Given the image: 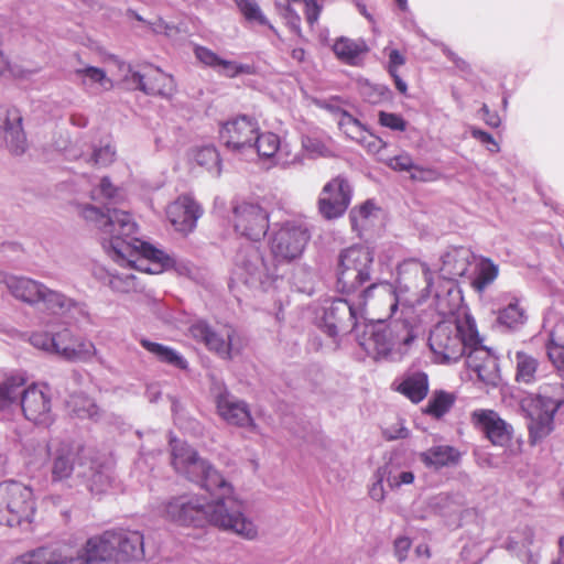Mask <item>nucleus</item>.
<instances>
[{"mask_svg":"<svg viewBox=\"0 0 564 564\" xmlns=\"http://www.w3.org/2000/svg\"><path fill=\"white\" fill-rule=\"evenodd\" d=\"M74 207L82 218L94 223L101 231L104 249L115 261L151 274L173 265L170 256L134 237L137 224L128 212L107 208L105 214L98 207L83 203H74Z\"/></svg>","mask_w":564,"mask_h":564,"instance_id":"1","label":"nucleus"},{"mask_svg":"<svg viewBox=\"0 0 564 564\" xmlns=\"http://www.w3.org/2000/svg\"><path fill=\"white\" fill-rule=\"evenodd\" d=\"M210 501L203 503L198 498L181 496L162 506V517L177 525L202 528L206 524L230 531L243 539L253 540L258 535L256 524L242 512V502L230 492L220 488L206 490Z\"/></svg>","mask_w":564,"mask_h":564,"instance_id":"2","label":"nucleus"},{"mask_svg":"<svg viewBox=\"0 0 564 564\" xmlns=\"http://www.w3.org/2000/svg\"><path fill=\"white\" fill-rule=\"evenodd\" d=\"M352 328L360 346L375 359L400 358L416 338L406 319H394L390 325L386 319H356Z\"/></svg>","mask_w":564,"mask_h":564,"instance_id":"3","label":"nucleus"},{"mask_svg":"<svg viewBox=\"0 0 564 564\" xmlns=\"http://www.w3.org/2000/svg\"><path fill=\"white\" fill-rule=\"evenodd\" d=\"M482 340L475 319H441L430 333L429 347L434 362L449 365L457 362L466 348L480 347Z\"/></svg>","mask_w":564,"mask_h":564,"instance_id":"4","label":"nucleus"},{"mask_svg":"<svg viewBox=\"0 0 564 564\" xmlns=\"http://www.w3.org/2000/svg\"><path fill=\"white\" fill-rule=\"evenodd\" d=\"M6 285L15 299L29 305L42 303L52 314L68 317L88 316L90 314L89 307L84 301L48 289L44 283L31 278L12 275L6 279Z\"/></svg>","mask_w":564,"mask_h":564,"instance_id":"5","label":"nucleus"},{"mask_svg":"<svg viewBox=\"0 0 564 564\" xmlns=\"http://www.w3.org/2000/svg\"><path fill=\"white\" fill-rule=\"evenodd\" d=\"M564 404V384L561 381L544 383L535 394L522 401L529 419V443L535 445L554 430V416Z\"/></svg>","mask_w":564,"mask_h":564,"instance_id":"6","label":"nucleus"},{"mask_svg":"<svg viewBox=\"0 0 564 564\" xmlns=\"http://www.w3.org/2000/svg\"><path fill=\"white\" fill-rule=\"evenodd\" d=\"M29 341L37 349L54 352L70 361L86 360L96 352L91 341L75 336L63 323L56 322L33 332Z\"/></svg>","mask_w":564,"mask_h":564,"instance_id":"7","label":"nucleus"},{"mask_svg":"<svg viewBox=\"0 0 564 564\" xmlns=\"http://www.w3.org/2000/svg\"><path fill=\"white\" fill-rule=\"evenodd\" d=\"M170 444L172 465L177 473L199 482L205 490L220 488L227 494L230 492L231 484L206 460L200 459L195 449L176 438H172Z\"/></svg>","mask_w":564,"mask_h":564,"instance_id":"8","label":"nucleus"},{"mask_svg":"<svg viewBox=\"0 0 564 564\" xmlns=\"http://www.w3.org/2000/svg\"><path fill=\"white\" fill-rule=\"evenodd\" d=\"M35 511V497L31 487L13 480L0 484V527L29 525Z\"/></svg>","mask_w":564,"mask_h":564,"instance_id":"9","label":"nucleus"},{"mask_svg":"<svg viewBox=\"0 0 564 564\" xmlns=\"http://www.w3.org/2000/svg\"><path fill=\"white\" fill-rule=\"evenodd\" d=\"M373 254L369 248L352 246L338 256L337 284L343 292H354L370 281Z\"/></svg>","mask_w":564,"mask_h":564,"instance_id":"10","label":"nucleus"},{"mask_svg":"<svg viewBox=\"0 0 564 564\" xmlns=\"http://www.w3.org/2000/svg\"><path fill=\"white\" fill-rule=\"evenodd\" d=\"M93 470V459L86 448L75 443H61L50 456V473L52 482H64L74 475L88 476Z\"/></svg>","mask_w":564,"mask_h":564,"instance_id":"11","label":"nucleus"},{"mask_svg":"<svg viewBox=\"0 0 564 564\" xmlns=\"http://www.w3.org/2000/svg\"><path fill=\"white\" fill-rule=\"evenodd\" d=\"M21 409L24 417L42 426L54 422L52 393L46 384L32 383L22 391Z\"/></svg>","mask_w":564,"mask_h":564,"instance_id":"12","label":"nucleus"},{"mask_svg":"<svg viewBox=\"0 0 564 564\" xmlns=\"http://www.w3.org/2000/svg\"><path fill=\"white\" fill-rule=\"evenodd\" d=\"M259 131L258 121L249 116H238L225 122L219 130L220 142L231 152L253 151V140Z\"/></svg>","mask_w":564,"mask_h":564,"instance_id":"13","label":"nucleus"},{"mask_svg":"<svg viewBox=\"0 0 564 564\" xmlns=\"http://www.w3.org/2000/svg\"><path fill=\"white\" fill-rule=\"evenodd\" d=\"M192 337L225 359L232 357L235 348V330L231 326L216 323L215 326L207 325L199 319L189 327Z\"/></svg>","mask_w":564,"mask_h":564,"instance_id":"14","label":"nucleus"},{"mask_svg":"<svg viewBox=\"0 0 564 564\" xmlns=\"http://www.w3.org/2000/svg\"><path fill=\"white\" fill-rule=\"evenodd\" d=\"M434 292L430 306H434L438 317H471L468 307L464 303L462 290L453 281H443L434 288V282L427 281L425 299L427 293Z\"/></svg>","mask_w":564,"mask_h":564,"instance_id":"15","label":"nucleus"},{"mask_svg":"<svg viewBox=\"0 0 564 564\" xmlns=\"http://www.w3.org/2000/svg\"><path fill=\"white\" fill-rule=\"evenodd\" d=\"M234 274L238 281L254 289L267 282L269 270L258 247L248 245L238 251Z\"/></svg>","mask_w":564,"mask_h":564,"instance_id":"16","label":"nucleus"},{"mask_svg":"<svg viewBox=\"0 0 564 564\" xmlns=\"http://www.w3.org/2000/svg\"><path fill=\"white\" fill-rule=\"evenodd\" d=\"M351 186L347 178L338 175L327 182L318 197L319 214L328 220L341 217L351 200Z\"/></svg>","mask_w":564,"mask_h":564,"instance_id":"17","label":"nucleus"},{"mask_svg":"<svg viewBox=\"0 0 564 564\" xmlns=\"http://www.w3.org/2000/svg\"><path fill=\"white\" fill-rule=\"evenodd\" d=\"M235 230L252 240H261L269 229V215L258 204L242 202L234 206Z\"/></svg>","mask_w":564,"mask_h":564,"instance_id":"18","label":"nucleus"},{"mask_svg":"<svg viewBox=\"0 0 564 564\" xmlns=\"http://www.w3.org/2000/svg\"><path fill=\"white\" fill-rule=\"evenodd\" d=\"M308 239L310 235L305 228L286 223L273 235L272 254L279 261H292L302 254Z\"/></svg>","mask_w":564,"mask_h":564,"instance_id":"19","label":"nucleus"},{"mask_svg":"<svg viewBox=\"0 0 564 564\" xmlns=\"http://www.w3.org/2000/svg\"><path fill=\"white\" fill-rule=\"evenodd\" d=\"M470 422L494 446L505 447L512 440V425L506 422L495 410H475L470 413Z\"/></svg>","mask_w":564,"mask_h":564,"instance_id":"20","label":"nucleus"},{"mask_svg":"<svg viewBox=\"0 0 564 564\" xmlns=\"http://www.w3.org/2000/svg\"><path fill=\"white\" fill-rule=\"evenodd\" d=\"M124 80L147 95L171 97L175 91L174 78L160 68L147 67L141 73L128 65Z\"/></svg>","mask_w":564,"mask_h":564,"instance_id":"21","label":"nucleus"},{"mask_svg":"<svg viewBox=\"0 0 564 564\" xmlns=\"http://www.w3.org/2000/svg\"><path fill=\"white\" fill-rule=\"evenodd\" d=\"M73 564H120L110 531L89 538Z\"/></svg>","mask_w":564,"mask_h":564,"instance_id":"22","label":"nucleus"},{"mask_svg":"<svg viewBox=\"0 0 564 564\" xmlns=\"http://www.w3.org/2000/svg\"><path fill=\"white\" fill-rule=\"evenodd\" d=\"M3 145L14 154H22L26 149L22 115L9 105H0V147Z\"/></svg>","mask_w":564,"mask_h":564,"instance_id":"23","label":"nucleus"},{"mask_svg":"<svg viewBox=\"0 0 564 564\" xmlns=\"http://www.w3.org/2000/svg\"><path fill=\"white\" fill-rule=\"evenodd\" d=\"M166 215L177 231L188 234L196 227L202 210L193 198L181 196L169 205Z\"/></svg>","mask_w":564,"mask_h":564,"instance_id":"24","label":"nucleus"},{"mask_svg":"<svg viewBox=\"0 0 564 564\" xmlns=\"http://www.w3.org/2000/svg\"><path fill=\"white\" fill-rule=\"evenodd\" d=\"M475 259L474 253L466 247H453L441 257L440 278L443 281H453L464 276Z\"/></svg>","mask_w":564,"mask_h":564,"instance_id":"25","label":"nucleus"},{"mask_svg":"<svg viewBox=\"0 0 564 564\" xmlns=\"http://www.w3.org/2000/svg\"><path fill=\"white\" fill-rule=\"evenodd\" d=\"M218 414L229 424L256 427L246 402L235 399L229 392L220 393L216 399Z\"/></svg>","mask_w":564,"mask_h":564,"instance_id":"26","label":"nucleus"},{"mask_svg":"<svg viewBox=\"0 0 564 564\" xmlns=\"http://www.w3.org/2000/svg\"><path fill=\"white\" fill-rule=\"evenodd\" d=\"M116 540V550L120 564L143 557V535L139 531L124 529L109 530Z\"/></svg>","mask_w":564,"mask_h":564,"instance_id":"27","label":"nucleus"},{"mask_svg":"<svg viewBox=\"0 0 564 564\" xmlns=\"http://www.w3.org/2000/svg\"><path fill=\"white\" fill-rule=\"evenodd\" d=\"M73 555L63 547L40 546L13 557L8 564H73Z\"/></svg>","mask_w":564,"mask_h":564,"instance_id":"28","label":"nucleus"},{"mask_svg":"<svg viewBox=\"0 0 564 564\" xmlns=\"http://www.w3.org/2000/svg\"><path fill=\"white\" fill-rule=\"evenodd\" d=\"M26 382L28 376L24 371L0 368V409L14 403Z\"/></svg>","mask_w":564,"mask_h":564,"instance_id":"29","label":"nucleus"},{"mask_svg":"<svg viewBox=\"0 0 564 564\" xmlns=\"http://www.w3.org/2000/svg\"><path fill=\"white\" fill-rule=\"evenodd\" d=\"M195 56L204 65L217 69L221 75L229 78L236 77L239 74H252V66L223 59L212 50L203 46L195 48Z\"/></svg>","mask_w":564,"mask_h":564,"instance_id":"30","label":"nucleus"},{"mask_svg":"<svg viewBox=\"0 0 564 564\" xmlns=\"http://www.w3.org/2000/svg\"><path fill=\"white\" fill-rule=\"evenodd\" d=\"M540 371V360L532 354L518 350L514 354V380L519 384L530 386L536 382Z\"/></svg>","mask_w":564,"mask_h":564,"instance_id":"31","label":"nucleus"},{"mask_svg":"<svg viewBox=\"0 0 564 564\" xmlns=\"http://www.w3.org/2000/svg\"><path fill=\"white\" fill-rule=\"evenodd\" d=\"M75 79L87 90L94 93L109 90L112 88V80L108 78L102 68L85 66L74 70Z\"/></svg>","mask_w":564,"mask_h":564,"instance_id":"32","label":"nucleus"},{"mask_svg":"<svg viewBox=\"0 0 564 564\" xmlns=\"http://www.w3.org/2000/svg\"><path fill=\"white\" fill-rule=\"evenodd\" d=\"M462 460V452L451 445L432 446L425 452V465L436 469L457 466Z\"/></svg>","mask_w":564,"mask_h":564,"instance_id":"33","label":"nucleus"},{"mask_svg":"<svg viewBox=\"0 0 564 564\" xmlns=\"http://www.w3.org/2000/svg\"><path fill=\"white\" fill-rule=\"evenodd\" d=\"M333 51L340 61L350 65H358L367 53L368 47L361 40L355 41L348 37H340L335 42Z\"/></svg>","mask_w":564,"mask_h":564,"instance_id":"34","label":"nucleus"},{"mask_svg":"<svg viewBox=\"0 0 564 564\" xmlns=\"http://www.w3.org/2000/svg\"><path fill=\"white\" fill-rule=\"evenodd\" d=\"M457 397L454 392L434 390L425 405V414L435 420L443 419L453 409Z\"/></svg>","mask_w":564,"mask_h":564,"instance_id":"35","label":"nucleus"},{"mask_svg":"<svg viewBox=\"0 0 564 564\" xmlns=\"http://www.w3.org/2000/svg\"><path fill=\"white\" fill-rule=\"evenodd\" d=\"M141 346L152 354L159 361L171 365L178 369H186L187 361L174 349L149 339H141Z\"/></svg>","mask_w":564,"mask_h":564,"instance_id":"36","label":"nucleus"},{"mask_svg":"<svg viewBox=\"0 0 564 564\" xmlns=\"http://www.w3.org/2000/svg\"><path fill=\"white\" fill-rule=\"evenodd\" d=\"M527 300L516 293H507L499 297L498 317H524Z\"/></svg>","mask_w":564,"mask_h":564,"instance_id":"37","label":"nucleus"},{"mask_svg":"<svg viewBox=\"0 0 564 564\" xmlns=\"http://www.w3.org/2000/svg\"><path fill=\"white\" fill-rule=\"evenodd\" d=\"M365 308L361 304L355 306L346 299H334L325 302L324 317H362Z\"/></svg>","mask_w":564,"mask_h":564,"instance_id":"38","label":"nucleus"},{"mask_svg":"<svg viewBox=\"0 0 564 564\" xmlns=\"http://www.w3.org/2000/svg\"><path fill=\"white\" fill-rule=\"evenodd\" d=\"M80 159L97 167L108 166L116 159V149L109 141L100 142L99 144L93 145L90 153H83Z\"/></svg>","mask_w":564,"mask_h":564,"instance_id":"39","label":"nucleus"},{"mask_svg":"<svg viewBox=\"0 0 564 564\" xmlns=\"http://www.w3.org/2000/svg\"><path fill=\"white\" fill-rule=\"evenodd\" d=\"M193 160L202 167L219 176L221 172V161L217 149L213 145H206L193 150Z\"/></svg>","mask_w":564,"mask_h":564,"instance_id":"40","label":"nucleus"},{"mask_svg":"<svg viewBox=\"0 0 564 564\" xmlns=\"http://www.w3.org/2000/svg\"><path fill=\"white\" fill-rule=\"evenodd\" d=\"M253 150H256L260 156L272 158L278 151L282 152L283 148L281 147L280 138L275 133H259L258 131L253 140Z\"/></svg>","mask_w":564,"mask_h":564,"instance_id":"41","label":"nucleus"},{"mask_svg":"<svg viewBox=\"0 0 564 564\" xmlns=\"http://www.w3.org/2000/svg\"><path fill=\"white\" fill-rule=\"evenodd\" d=\"M498 265L490 259L482 258L477 265V273L473 280V286L476 291L482 292L498 276Z\"/></svg>","mask_w":564,"mask_h":564,"instance_id":"42","label":"nucleus"},{"mask_svg":"<svg viewBox=\"0 0 564 564\" xmlns=\"http://www.w3.org/2000/svg\"><path fill=\"white\" fill-rule=\"evenodd\" d=\"M397 391L414 403L423 400V373L417 372L406 377L398 387Z\"/></svg>","mask_w":564,"mask_h":564,"instance_id":"43","label":"nucleus"},{"mask_svg":"<svg viewBox=\"0 0 564 564\" xmlns=\"http://www.w3.org/2000/svg\"><path fill=\"white\" fill-rule=\"evenodd\" d=\"M564 328L563 323L556 324L551 330L547 343V354L553 364L561 370H564V344L561 343L562 337L558 332Z\"/></svg>","mask_w":564,"mask_h":564,"instance_id":"44","label":"nucleus"},{"mask_svg":"<svg viewBox=\"0 0 564 564\" xmlns=\"http://www.w3.org/2000/svg\"><path fill=\"white\" fill-rule=\"evenodd\" d=\"M387 164L394 171L408 172L412 180L421 181L423 178V169L415 164L406 153L389 159Z\"/></svg>","mask_w":564,"mask_h":564,"instance_id":"45","label":"nucleus"},{"mask_svg":"<svg viewBox=\"0 0 564 564\" xmlns=\"http://www.w3.org/2000/svg\"><path fill=\"white\" fill-rule=\"evenodd\" d=\"M93 200L119 202L122 198L121 189L115 186L108 177H102L98 186L90 191Z\"/></svg>","mask_w":564,"mask_h":564,"instance_id":"46","label":"nucleus"},{"mask_svg":"<svg viewBox=\"0 0 564 564\" xmlns=\"http://www.w3.org/2000/svg\"><path fill=\"white\" fill-rule=\"evenodd\" d=\"M338 126L340 130L350 139L359 142L360 139L366 134L367 129L365 126L355 117H352L347 111H343L339 120Z\"/></svg>","mask_w":564,"mask_h":564,"instance_id":"47","label":"nucleus"},{"mask_svg":"<svg viewBox=\"0 0 564 564\" xmlns=\"http://www.w3.org/2000/svg\"><path fill=\"white\" fill-rule=\"evenodd\" d=\"M242 15L249 22H257L261 25H269V21L262 13L256 0H235Z\"/></svg>","mask_w":564,"mask_h":564,"instance_id":"48","label":"nucleus"},{"mask_svg":"<svg viewBox=\"0 0 564 564\" xmlns=\"http://www.w3.org/2000/svg\"><path fill=\"white\" fill-rule=\"evenodd\" d=\"M486 358L482 364L475 365L474 370L477 372L478 378L486 383H495L498 379V365L497 361L485 354Z\"/></svg>","mask_w":564,"mask_h":564,"instance_id":"49","label":"nucleus"},{"mask_svg":"<svg viewBox=\"0 0 564 564\" xmlns=\"http://www.w3.org/2000/svg\"><path fill=\"white\" fill-rule=\"evenodd\" d=\"M383 476H386V480L391 488H398L402 485L412 484L414 480V475L412 471L402 470L399 473V476H394V464L391 462L388 463L383 468Z\"/></svg>","mask_w":564,"mask_h":564,"instance_id":"50","label":"nucleus"},{"mask_svg":"<svg viewBox=\"0 0 564 564\" xmlns=\"http://www.w3.org/2000/svg\"><path fill=\"white\" fill-rule=\"evenodd\" d=\"M109 285L112 290L128 293L135 288V276L132 274H111Z\"/></svg>","mask_w":564,"mask_h":564,"instance_id":"51","label":"nucleus"},{"mask_svg":"<svg viewBox=\"0 0 564 564\" xmlns=\"http://www.w3.org/2000/svg\"><path fill=\"white\" fill-rule=\"evenodd\" d=\"M379 122L383 127L390 128L391 130H399V131H403L405 129V124H406L405 121L402 119V117H400L399 115L384 112V111L379 112Z\"/></svg>","mask_w":564,"mask_h":564,"instance_id":"52","label":"nucleus"},{"mask_svg":"<svg viewBox=\"0 0 564 564\" xmlns=\"http://www.w3.org/2000/svg\"><path fill=\"white\" fill-rule=\"evenodd\" d=\"M471 135L479 142H481L482 144H486L488 151H490L492 153H496L499 151V144L496 142V140L494 139V137L490 133H488L481 129H478V128H473Z\"/></svg>","mask_w":564,"mask_h":564,"instance_id":"53","label":"nucleus"},{"mask_svg":"<svg viewBox=\"0 0 564 564\" xmlns=\"http://www.w3.org/2000/svg\"><path fill=\"white\" fill-rule=\"evenodd\" d=\"M358 143L362 144L369 152L372 153H378L384 147V142L380 138L369 133L368 131Z\"/></svg>","mask_w":564,"mask_h":564,"instance_id":"54","label":"nucleus"},{"mask_svg":"<svg viewBox=\"0 0 564 564\" xmlns=\"http://www.w3.org/2000/svg\"><path fill=\"white\" fill-rule=\"evenodd\" d=\"M373 209L375 205L371 204L370 202H366L358 209H352L350 212V220L352 225L355 226L358 224L359 220L367 219L371 215Z\"/></svg>","mask_w":564,"mask_h":564,"instance_id":"55","label":"nucleus"},{"mask_svg":"<svg viewBox=\"0 0 564 564\" xmlns=\"http://www.w3.org/2000/svg\"><path fill=\"white\" fill-rule=\"evenodd\" d=\"M384 437L387 440H398V438H404L408 436V431L403 426L402 422L398 419L394 423V426H387L383 430Z\"/></svg>","mask_w":564,"mask_h":564,"instance_id":"56","label":"nucleus"},{"mask_svg":"<svg viewBox=\"0 0 564 564\" xmlns=\"http://www.w3.org/2000/svg\"><path fill=\"white\" fill-rule=\"evenodd\" d=\"M305 4L306 21L310 25H314V23H316L319 18L322 7L314 0H306Z\"/></svg>","mask_w":564,"mask_h":564,"instance_id":"57","label":"nucleus"},{"mask_svg":"<svg viewBox=\"0 0 564 564\" xmlns=\"http://www.w3.org/2000/svg\"><path fill=\"white\" fill-rule=\"evenodd\" d=\"M303 148L312 153L317 155H324L327 151V148L318 140L305 138L302 141Z\"/></svg>","mask_w":564,"mask_h":564,"instance_id":"58","label":"nucleus"},{"mask_svg":"<svg viewBox=\"0 0 564 564\" xmlns=\"http://www.w3.org/2000/svg\"><path fill=\"white\" fill-rule=\"evenodd\" d=\"M389 57V65L388 70L390 75H394V72H397L398 67L402 66L405 62L403 55L395 48L389 50L388 53Z\"/></svg>","mask_w":564,"mask_h":564,"instance_id":"59","label":"nucleus"},{"mask_svg":"<svg viewBox=\"0 0 564 564\" xmlns=\"http://www.w3.org/2000/svg\"><path fill=\"white\" fill-rule=\"evenodd\" d=\"M283 15L286 19L288 24L291 28V30L299 34L300 33V21H301V19L299 17V14L294 11V9L290 4L284 7Z\"/></svg>","mask_w":564,"mask_h":564,"instance_id":"60","label":"nucleus"},{"mask_svg":"<svg viewBox=\"0 0 564 564\" xmlns=\"http://www.w3.org/2000/svg\"><path fill=\"white\" fill-rule=\"evenodd\" d=\"M411 547V540L406 536H400L394 541V552L400 561L404 560Z\"/></svg>","mask_w":564,"mask_h":564,"instance_id":"61","label":"nucleus"},{"mask_svg":"<svg viewBox=\"0 0 564 564\" xmlns=\"http://www.w3.org/2000/svg\"><path fill=\"white\" fill-rule=\"evenodd\" d=\"M442 51L443 53L447 56V58L453 62V64L462 72H467L469 70V64L464 61L463 58H460L459 56H457L454 52H452L451 50H448L447 47H445L444 45L442 46Z\"/></svg>","mask_w":564,"mask_h":564,"instance_id":"62","label":"nucleus"},{"mask_svg":"<svg viewBox=\"0 0 564 564\" xmlns=\"http://www.w3.org/2000/svg\"><path fill=\"white\" fill-rule=\"evenodd\" d=\"M383 479H386V476H383V471H382V469H380V478L378 479V481L376 484L372 485V487L370 488V491H369L370 497L376 501H381L384 498L383 487H382Z\"/></svg>","mask_w":564,"mask_h":564,"instance_id":"63","label":"nucleus"},{"mask_svg":"<svg viewBox=\"0 0 564 564\" xmlns=\"http://www.w3.org/2000/svg\"><path fill=\"white\" fill-rule=\"evenodd\" d=\"M480 110L482 112V118L488 126L497 128L500 124L499 116L497 113H491L487 105H484Z\"/></svg>","mask_w":564,"mask_h":564,"instance_id":"64","label":"nucleus"}]
</instances>
